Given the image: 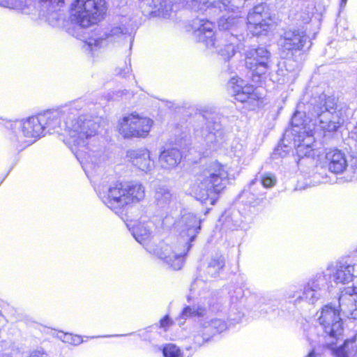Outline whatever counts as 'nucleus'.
I'll use <instances>...</instances> for the list:
<instances>
[{"label": "nucleus", "mask_w": 357, "mask_h": 357, "mask_svg": "<svg viewBox=\"0 0 357 357\" xmlns=\"http://www.w3.org/2000/svg\"><path fill=\"white\" fill-rule=\"evenodd\" d=\"M324 162L328 171L335 174L343 173L347 167L345 154L337 148L326 150Z\"/></svg>", "instance_id": "ddd939ff"}, {"label": "nucleus", "mask_w": 357, "mask_h": 357, "mask_svg": "<svg viewBox=\"0 0 357 357\" xmlns=\"http://www.w3.org/2000/svg\"><path fill=\"white\" fill-rule=\"evenodd\" d=\"M162 351L164 357H183L182 351L174 344H165Z\"/></svg>", "instance_id": "4be33fe9"}, {"label": "nucleus", "mask_w": 357, "mask_h": 357, "mask_svg": "<svg viewBox=\"0 0 357 357\" xmlns=\"http://www.w3.org/2000/svg\"><path fill=\"white\" fill-rule=\"evenodd\" d=\"M270 52L263 47L249 49L245 52V66L252 73V77L259 78L269 69Z\"/></svg>", "instance_id": "9d476101"}, {"label": "nucleus", "mask_w": 357, "mask_h": 357, "mask_svg": "<svg viewBox=\"0 0 357 357\" xmlns=\"http://www.w3.org/2000/svg\"><path fill=\"white\" fill-rule=\"evenodd\" d=\"M115 34H116V33H113V32L109 33H106L104 37V39H108L110 37H114Z\"/></svg>", "instance_id": "c85d7f7f"}, {"label": "nucleus", "mask_w": 357, "mask_h": 357, "mask_svg": "<svg viewBox=\"0 0 357 357\" xmlns=\"http://www.w3.org/2000/svg\"><path fill=\"white\" fill-rule=\"evenodd\" d=\"M281 47L284 52H295L302 51L307 40L305 31L300 29L286 30L281 36Z\"/></svg>", "instance_id": "f8f14e48"}, {"label": "nucleus", "mask_w": 357, "mask_h": 357, "mask_svg": "<svg viewBox=\"0 0 357 357\" xmlns=\"http://www.w3.org/2000/svg\"><path fill=\"white\" fill-rule=\"evenodd\" d=\"M181 153L176 148H169L162 151L160 155V160L169 167L176 166L180 160Z\"/></svg>", "instance_id": "6ab92c4d"}, {"label": "nucleus", "mask_w": 357, "mask_h": 357, "mask_svg": "<svg viewBox=\"0 0 357 357\" xmlns=\"http://www.w3.org/2000/svg\"><path fill=\"white\" fill-rule=\"evenodd\" d=\"M340 306L331 303L324 305L320 310L318 322L324 332L330 337L337 340L343 333V321L340 317Z\"/></svg>", "instance_id": "1a4fd4ad"}, {"label": "nucleus", "mask_w": 357, "mask_h": 357, "mask_svg": "<svg viewBox=\"0 0 357 357\" xmlns=\"http://www.w3.org/2000/svg\"><path fill=\"white\" fill-rule=\"evenodd\" d=\"M264 198H265V193L262 194V197L261 198H256L255 199H254V202H259L262 201Z\"/></svg>", "instance_id": "c756f323"}, {"label": "nucleus", "mask_w": 357, "mask_h": 357, "mask_svg": "<svg viewBox=\"0 0 357 357\" xmlns=\"http://www.w3.org/2000/svg\"><path fill=\"white\" fill-rule=\"evenodd\" d=\"M222 324V326L225 327V323L222 322L221 323Z\"/></svg>", "instance_id": "2f4dec72"}, {"label": "nucleus", "mask_w": 357, "mask_h": 357, "mask_svg": "<svg viewBox=\"0 0 357 357\" xmlns=\"http://www.w3.org/2000/svg\"><path fill=\"white\" fill-rule=\"evenodd\" d=\"M205 309L203 307L194 308L189 305L184 307L180 313V317L186 319L193 317H202Z\"/></svg>", "instance_id": "412c9836"}, {"label": "nucleus", "mask_w": 357, "mask_h": 357, "mask_svg": "<svg viewBox=\"0 0 357 357\" xmlns=\"http://www.w3.org/2000/svg\"><path fill=\"white\" fill-rule=\"evenodd\" d=\"M354 139L357 142V124H356V126L354 128Z\"/></svg>", "instance_id": "7c9ffc66"}, {"label": "nucleus", "mask_w": 357, "mask_h": 357, "mask_svg": "<svg viewBox=\"0 0 357 357\" xmlns=\"http://www.w3.org/2000/svg\"><path fill=\"white\" fill-rule=\"evenodd\" d=\"M291 135L296 146L297 153L301 158H314L316 155L314 149L315 138L312 132L306 131L305 127L297 130V125L292 123Z\"/></svg>", "instance_id": "9b49d317"}, {"label": "nucleus", "mask_w": 357, "mask_h": 357, "mask_svg": "<svg viewBox=\"0 0 357 357\" xmlns=\"http://www.w3.org/2000/svg\"><path fill=\"white\" fill-rule=\"evenodd\" d=\"M333 354L335 357H357V344L345 340L342 346L333 349Z\"/></svg>", "instance_id": "a211bd4d"}, {"label": "nucleus", "mask_w": 357, "mask_h": 357, "mask_svg": "<svg viewBox=\"0 0 357 357\" xmlns=\"http://www.w3.org/2000/svg\"><path fill=\"white\" fill-rule=\"evenodd\" d=\"M154 125L149 116L136 111L124 114L116 123V130L124 139L146 138Z\"/></svg>", "instance_id": "423d86ee"}, {"label": "nucleus", "mask_w": 357, "mask_h": 357, "mask_svg": "<svg viewBox=\"0 0 357 357\" xmlns=\"http://www.w3.org/2000/svg\"><path fill=\"white\" fill-rule=\"evenodd\" d=\"M231 96L249 112H258L265 105V96L259 93L257 87L248 83L239 76H234L228 81Z\"/></svg>", "instance_id": "39448f33"}, {"label": "nucleus", "mask_w": 357, "mask_h": 357, "mask_svg": "<svg viewBox=\"0 0 357 357\" xmlns=\"http://www.w3.org/2000/svg\"><path fill=\"white\" fill-rule=\"evenodd\" d=\"M225 266V259L222 255L213 257L208 264V268L213 273H219Z\"/></svg>", "instance_id": "aec40b11"}, {"label": "nucleus", "mask_w": 357, "mask_h": 357, "mask_svg": "<svg viewBox=\"0 0 357 357\" xmlns=\"http://www.w3.org/2000/svg\"><path fill=\"white\" fill-rule=\"evenodd\" d=\"M215 22L208 19H201L199 25L197 29L199 36L206 46H214L215 43Z\"/></svg>", "instance_id": "2eb2a0df"}, {"label": "nucleus", "mask_w": 357, "mask_h": 357, "mask_svg": "<svg viewBox=\"0 0 357 357\" xmlns=\"http://www.w3.org/2000/svg\"><path fill=\"white\" fill-rule=\"evenodd\" d=\"M108 10L107 0H73L69 17L77 26L86 29L104 20Z\"/></svg>", "instance_id": "20e7f679"}, {"label": "nucleus", "mask_w": 357, "mask_h": 357, "mask_svg": "<svg viewBox=\"0 0 357 357\" xmlns=\"http://www.w3.org/2000/svg\"><path fill=\"white\" fill-rule=\"evenodd\" d=\"M127 158L128 162L139 170L146 172L151 169L150 152L146 149L130 150L127 153Z\"/></svg>", "instance_id": "4468645a"}, {"label": "nucleus", "mask_w": 357, "mask_h": 357, "mask_svg": "<svg viewBox=\"0 0 357 357\" xmlns=\"http://www.w3.org/2000/svg\"><path fill=\"white\" fill-rule=\"evenodd\" d=\"M135 239L154 257L162 260L173 271H179L184 265L186 253L178 252L171 245L161 243L153 246L150 233L135 234Z\"/></svg>", "instance_id": "0eeeda50"}, {"label": "nucleus", "mask_w": 357, "mask_h": 357, "mask_svg": "<svg viewBox=\"0 0 357 357\" xmlns=\"http://www.w3.org/2000/svg\"><path fill=\"white\" fill-rule=\"evenodd\" d=\"M102 202L116 214H123L126 209L145 197V188L139 183H126L115 181L99 192Z\"/></svg>", "instance_id": "7ed1b4c3"}, {"label": "nucleus", "mask_w": 357, "mask_h": 357, "mask_svg": "<svg viewBox=\"0 0 357 357\" xmlns=\"http://www.w3.org/2000/svg\"><path fill=\"white\" fill-rule=\"evenodd\" d=\"M306 357H317V355L315 353L314 350L312 349L308 353Z\"/></svg>", "instance_id": "cd10ccee"}, {"label": "nucleus", "mask_w": 357, "mask_h": 357, "mask_svg": "<svg viewBox=\"0 0 357 357\" xmlns=\"http://www.w3.org/2000/svg\"><path fill=\"white\" fill-rule=\"evenodd\" d=\"M75 102L66 105L59 112H45L22 121L21 130L27 138L40 137L45 128L60 132L63 142L71 149L85 146L97 135L96 123L81 112Z\"/></svg>", "instance_id": "f257e3e1"}, {"label": "nucleus", "mask_w": 357, "mask_h": 357, "mask_svg": "<svg viewBox=\"0 0 357 357\" xmlns=\"http://www.w3.org/2000/svg\"><path fill=\"white\" fill-rule=\"evenodd\" d=\"M276 25L269 8L263 3L253 7L247 16V28L254 36L266 35Z\"/></svg>", "instance_id": "6e6552de"}, {"label": "nucleus", "mask_w": 357, "mask_h": 357, "mask_svg": "<svg viewBox=\"0 0 357 357\" xmlns=\"http://www.w3.org/2000/svg\"><path fill=\"white\" fill-rule=\"evenodd\" d=\"M173 324L174 321L168 314L165 315L159 321L160 328H162L165 331H167Z\"/></svg>", "instance_id": "a878e982"}, {"label": "nucleus", "mask_w": 357, "mask_h": 357, "mask_svg": "<svg viewBox=\"0 0 357 357\" xmlns=\"http://www.w3.org/2000/svg\"><path fill=\"white\" fill-rule=\"evenodd\" d=\"M157 200L160 204L169 203L172 199V194L169 190L167 189H160L157 192Z\"/></svg>", "instance_id": "393cba45"}, {"label": "nucleus", "mask_w": 357, "mask_h": 357, "mask_svg": "<svg viewBox=\"0 0 357 357\" xmlns=\"http://www.w3.org/2000/svg\"><path fill=\"white\" fill-rule=\"evenodd\" d=\"M229 174L225 166L218 160L208 164L197 175L192 192L201 203L215 205L229 183Z\"/></svg>", "instance_id": "f03ea898"}, {"label": "nucleus", "mask_w": 357, "mask_h": 357, "mask_svg": "<svg viewBox=\"0 0 357 357\" xmlns=\"http://www.w3.org/2000/svg\"><path fill=\"white\" fill-rule=\"evenodd\" d=\"M35 356H36V354H32L31 357H34Z\"/></svg>", "instance_id": "473e14b6"}, {"label": "nucleus", "mask_w": 357, "mask_h": 357, "mask_svg": "<svg viewBox=\"0 0 357 357\" xmlns=\"http://www.w3.org/2000/svg\"><path fill=\"white\" fill-rule=\"evenodd\" d=\"M40 2H50L52 3H56L59 6H63L65 3V0H39Z\"/></svg>", "instance_id": "bb28decb"}, {"label": "nucleus", "mask_w": 357, "mask_h": 357, "mask_svg": "<svg viewBox=\"0 0 357 357\" xmlns=\"http://www.w3.org/2000/svg\"><path fill=\"white\" fill-rule=\"evenodd\" d=\"M261 183L264 188H271L275 185L276 178L271 173H266L261 176Z\"/></svg>", "instance_id": "b1692460"}, {"label": "nucleus", "mask_w": 357, "mask_h": 357, "mask_svg": "<svg viewBox=\"0 0 357 357\" xmlns=\"http://www.w3.org/2000/svg\"><path fill=\"white\" fill-rule=\"evenodd\" d=\"M212 337L213 335L203 330L195 336V344L198 347H202L209 342L212 340Z\"/></svg>", "instance_id": "5701e85b"}, {"label": "nucleus", "mask_w": 357, "mask_h": 357, "mask_svg": "<svg viewBox=\"0 0 357 357\" xmlns=\"http://www.w3.org/2000/svg\"><path fill=\"white\" fill-rule=\"evenodd\" d=\"M201 220L195 215H191L188 218L185 229L183 230V237L188 238V243H192L201 229Z\"/></svg>", "instance_id": "dca6fc26"}, {"label": "nucleus", "mask_w": 357, "mask_h": 357, "mask_svg": "<svg viewBox=\"0 0 357 357\" xmlns=\"http://www.w3.org/2000/svg\"><path fill=\"white\" fill-rule=\"evenodd\" d=\"M354 266L340 265L337 267L335 281L336 283L346 284L352 280L354 277Z\"/></svg>", "instance_id": "f3484780"}]
</instances>
